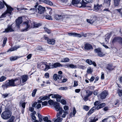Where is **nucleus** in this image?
<instances>
[{
	"instance_id": "obj_24",
	"label": "nucleus",
	"mask_w": 122,
	"mask_h": 122,
	"mask_svg": "<svg viewBox=\"0 0 122 122\" xmlns=\"http://www.w3.org/2000/svg\"><path fill=\"white\" fill-rule=\"evenodd\" d=\"M20 46H15L13 47H12L10 49H9L7 51L8 52L9 51H14L15 50H16V49L20 47Z\"/></svg>"
},
{
	"instance_id": "obj_40",
	"label": "nucleus",
	"mask_w": 122,
	"mask_h": 122,
	"mask_svg": "<svg viewBox=\"0 0 122 122\" xmlns=\"http://www.w3.org/2000/svg\"><path fill=\"white\" fill-rule=\"evenodd\" d=\"M111 0H105V2L107 6H109L110 5Z\"/></svg>"
},
{
	"instance_id": "obj_64",
	"label": "nucleus",
	"mask_w": 122,
	"mask_h": 122,
	"mask_svg": "<svg viewBox=\"0 0 122 122\" xmlns=\"http://www.w3.org/2000/svg\"><path fill=\"white\" fill-rule=\"evenodd\" d=\"M43 120L45 122H46L48 119V118L47 117H46L43 118Z\"/></svg>"
},
{
	"instance_id": "obj_58",
	"label": "nucleus",
	"mask_w": 122,
	"mask_h": 122,
	"mask_svg": "<svg viewBox=\"0 0 122 122\" xmlns=\"http://www.w3.org/2000/svg\"><path fill=\"white\" fill-rule=\"evenodd\" d=\"M47 102L46 101L42 102V105L43 106H46L47 105Z\"/></svg>"
},
{
	"instance_id": "obj_53",
	"label": "nucleus",
	"mask_w": 122,
	"mask_h": 122,
	"mask_svg": "<svg viewBox=\"0 0 122 122\" xmlns=\"http://www.w3.org/2000/svg\"><path fill=\"white\" fill-rule=\"evenodd\" d=\"M68 88L66 87H61L59 88V89L61 90H67Z\"/></svg>"
},
{
	"instance_id": "obj_33",
	"label": "nucleus",
	"mask_w": 122,
	"mask_h": 122,
	"mask_svg": "<svg viewBox=\"0 0 122 122\" xmlns=\"http://www.w3.org/2000/svg\"><path fill=\"white\" fill-rule=\"evenodd\" d=\"M105 37V41H106L107 42L109 41V39L110 37V35L109 34H107L106 35Z\"/></svg>"
},
{
	"instance_id": "obj_25",
	"label": "nucleus",
	"mask_w": 122,
	"mask_h": 122,
	"mask_svg": "<svg viewBox=\"0 0 122 122\" xmlns=\"http://www.w3.org/2000/svg\"><path fill=\"white\" fill-rule=\"evenodd\" d=\"M50 99V98L49 97H48V96H46L40 97L39 98V99L43 101L44 100H48L49 99Z\"/></svg>"
},
{
	"instance_id": "obj_18",
	"label": "nucleus",
	"mask_w": 122,
	"mask_h": 122,
	"mask_svg": "<svg viewBox=\"0 0 122 122\" xmlns=\"http://www.w3.org/2000/svg\"><path fill=\"white\" fill-rule=\"evenodd\" d=\"M115 67L112 64H108L106 67V68L109 71H112L113 70Z\"/></svg>"
},
{
	"instance_id": "obj_51",
	"label": "nucleus",
	"mask_w": 122,
	"mask_h": 122,
	"mask_svg": "<svg viewBox=\"0 0 122 122\" xmlns=\"http://www.w3.org/2000/svg\"><path fill=\"white\" fill-rule=\"evenodd\" d=\"M7 40V38L6 37H5L4 38L3 41V44L2 45V46L3 47L4 46L6 43Z\"/></svg>"
},
{
	"instance_id": "obj_28",
	"label": "nucleus",
	"mask_w": 122,
	"mask_h": 122,
	"mask_svg": "<svg viewBox=\"0 0 122 122\" xmlns=\"http://www.w3.org/2000/svg\"><path fill=\"white\" fill-rule=\"evenodd\" d=\"M89 119V122H96V121L98 120V118L95 117L94 118L92 117H90Z\"/></svg>"
},
{
	"instance_id": "obj_21",
	"label": "nucleus",
	"mask_w": 122,
	"mask_h": 122,
	"mask_svg": "<svg viewBox=\"0 0 122 122\" xmlns=\"http://www.w3.org/2000/svg\"><path fill=\"white\" fill-rule=\"evenodd\" d=\"M30 13L31 15L36 14L37 15V10L35 8H31L30 9Z\"/></svg>"
},
{
	"instance_id": "obj_60",
	"label": "nucleus",
	"mask_w": 122,
	"mask_h": 122,
	"mask_svg": "<svg viewBox=\"0 0 122 122\" xmlns=\"http://www.w3.org/2000/svg\"><path fill=\"white\" fill-rule=\"evenodd\" d=\"M45 76L46 78H48L49 77V73H45Z\"/></svg>"
},
{
	"instance_id": "obj_37",
	"label": "nucleus",
	"mask_w": 122,
	"mask_h": 122,
	"mask_svg": "<svg viewBox=\"0 0 122 122\" xmlns=\"http://www.w3.org/2000/svg\"><path fill=\"white\" fill-rule=\"evenodd\" d=\"M122 9H116L114 10V12L115 13H119V14H120L122 15V11H121Z\"/></svg>"
},
{
	"instance_id": "obj_31",
	"label": "nucleus",
	"mask_w": 122,
	"mask_h": 122,
	"mask_svg": "<svg viewBox=\"0 0 122 122\" xmlns=\"http://www.w3.org/2000/svg\"><path fill=\"white\" fill-rule=\"evenodd\" d=\"M105 105V104L104 103H102L99 105L97 107V110L103 107Z\"/></svg>"
},
{
	"instance_id": "obj_62",
	"label": "nucleus",
	"mask_w": 122,
	"mask_h": 122,
	"mask_svg": "<svg viewBox=\"0 0 122 122\" xmlns=\"http://www.w3.org/2000/svg\"><path fill=\"white\" fill-rule=\"evenodd\" d=\"M88 97L86 95V96L85 97L83 98V99L85 101H86L88 100Z\"/></svg>"
},
{
	"instance_id": "obj_29",
	"label": "nucleus",
	"mask_w": 122,
	"mask_h": 122,
	"mask_svg": "<svg viewBox=\"0 0 122 122\" xmlns=\"http://www.w3.org/2000/svg\"><path fill=\"white\" fill-rule=\"evenodd\" d=\"M56 119L54 118L53 119V120L54 121V122H61L62 120V118H60V117H58Z\"/></svg>"
},
{
	"instance_id": "obj_41",
	"label": "nucleus",
	"mask_w": 122,
	"mask_h": 122,
	"mask_svg": "<svg viewBox=\"0 0 122 122\" xmlns=\"http://www.w3.org/2000/svg\"><path fill=\"white\" fill-rule=\"evenodd\" d=\"M53 18H54L56 20H59L61 19V16H53Z\"/></svg>"
},
{
	"instance_id": "obj_15",
	"label": "nucleus",
	"mask_w": 122,
	"mask_h": 122,
	"mask_svg": "<svg viewBox=\"0 0 122 122\" xmlns=\"http://www.w3.org/2000/svg\"><path fill=\"white\" fill-rule=\"evenodd\" d=\"M81 5L84 7H86L89 10H91L92 9L91 6H88L87 5V3L85 2L82 0V2L80 3Z\"/></svg>"
},
{
	"instance_id": "obj_13",
	"label": "nucleus",
	"mask_w": 122,
	"mask_h": 122,
	"mask_svg": "<svg viewBox=\"0 0 122 122\" xmlns=\"http://www.w3.org/2000/svg\"><path fill=\"white\" fill-rule=\"evenodd\" d=\"M14 81L15 86L20 85L21 82V79L20 78L15 79H14Z\"/></svg>"
},
{
	"instance_id": "obj_12",
	"label": "nucleus",
	"mask_w": 122,
	"mask_h": 122,
	"mask_svg": "<svg viewBox=\"0 0 122 122\" xmlns=\"http://www.w3.org/2000/svg\"><path fill=\"white\" fill-rule=\"evenodd\" d=\"M108 94L107 92V91H104L101 93L100 96L101 99H103L106 97Z\"/></svg>"
},
{
	"instance_id": "obj_32",
	"label": "nucleus",
	"mask_w": 122,
	"mask_h": 122,
	"mask_svg": "<svg viewBox=\"0 0 122 122\" xmlns=\"http://www.w3.org/2000/svg\"><path fill=\"white\" fill-rule=\"evenodd\" d=\"M80 0H72V5H75L79 3Z\"/></svg>"
},
{
	"instance_id": "obj_52",
	"label": "nucleus",
	"mask_w": 122,
	"mask_h": 122,
	"mask_svg": "<svg viewBox=\"0 0 122 122\" xmlns=\"http://www.w3.org/2000/svg\"><path fill=\"white\" fill-rule=\"evenodd\" d=\"M30 117H31L32 120L34 121L36 120V117L35 115H30Z\"/></svg>"
},
{
	"instance_id": "obj_4",
	"label": "nucleus",
	"mask_w": 122,
	"mask_h": 122,
	"mask_svg": "<svg viewBox=\"0 0 122 122\" xmlns=\"http://www.w3.org/2000/svg\"><path fill=\"white\" fill-rule=\"evenodd\" d=\"M11 114V112L8 110L3 112L1 114V117L3 119L7 120L10 117Z\"/></svg>"
},
{
	"instance_id": "obj_45",
	"label": "nucleus",
	"mask_w": 122,
	"mask_h": 122,
	"mask_svg": "<svg viewBox=\"0 0 122 122\" xmlns=\"http://www.w3.org/2000/svg\"><path fill=\"white\" fill-rule=\"evenodd\" d=\"M117 92L119 96L120 97L122 95V90L120 89H118Z\"/></svg>"
},
{
	"instance_id": "obj_9",
	"label": "nucleus",
	"mask_w": 122,
	"mask_h": 122,
	"mask_svg": "<svg viewBox=\"0 0 122 122\" xmlns=\"http://www.w3.org/2000/svg\"><path fill=\"white\" fill-rule=\"evenodd\" d=\"M45 8L40 5H39L37 8V15L43 14L45 11Z\"/></svg>"
},
{
	"instance_id": "obj_43",
	"label": "nucleus",
	"mask_w": 122,
	"mask_h": 122,
	"mask_svg": "<svg viewBox=\"0 0 122 122\" xmlns=\"http://www.w3.org/2000/svg\"><path fill=\"white\" fill-rule=\"evenodd\" d=\"M18 58L17 56H12L10 57V60L11 61H13L16 60Z\"/></svg>"
},
{
	"instance_id": "obj_56",
	"label": "nucleus",
	"mask_w": 122,
	"mask_h": 122,
	"mask_svg": "<svg viewBox=\"0 0 122 122\" xmlns=\"http://www.w3.org/2000/svg\"><path fill=\"white\" fill-rule=\"evenodd\" d=\"M45 31L47 32L48 33H50V30L48 29L47 28L45 27L44 28Z\"/></svg>"
},
{
	"instance_id": "obj_2",
	"label": "nucleus",
	"mask_w": 122,
	"mask_h": 122,
	"mask_svg": "<svg viewBox=\"0 0 122 122\" xmlns=\"http://www.w3.org/2000/svg\"><path fill=\"white\" fill-rule=\"evenodd\" d=\"M22 17H18V19L16 20V25L15 24L13 23L11 25L8 26L7 28L5 29V30L3 31V32L8 33L14 31L16 26H17L18 28H19L20 24L22 22Z\"/></svg>"
},
{
	"instance_id": "obj_16",
	"label": "nucleus",
	"mask_w": 122,
	"mask_h": 122,
	"mask_svg": "<svg viewBox=\"0 0 122 122\" xmlns=\"http://www.w3.org/2000/svg\"><path fill=\"white\" fill-rule=\"evenodd\" d=\"M50 66L51 68H53L62 66V65L59 63L56 62L55 63L53 64H51V65H50Z\"/></svg>"
},
{
	"instance_id": "obj_57",
	"label": "nucleus",
	"mask_w": 122,
	"mask_h": 122,
	"mask_svg": "<svg viewBox=\"0 0 122 122\" xmlns=\"http://www.w3.org/2000/svg\"><path fill=\"white\" fill-rule=\"evenodd\" d=\"M61 102L63 104L65 105L66 104V101L64 99H62L61 100Z\"/></svg>"
},
{
	"instance_id": "obj_8",
	"label": "nucleus",
	"mask_w": 122,
	"mask_h": 122,
	"mask_svg": "<svg viewBox=\"0 0 122 122\" xmlns=\"http://www.w3.org/2000/svg\"><path fill=\"white\" fill-rule=\"evenodd\" d=\"M118 42L122 45V38L121 37H116L112 39L111 42L113 44Z\"/></svg>"
},
{
	"instance_id": "obj_55",
	"label": "nucleus",
	"mask_w": 122,
	"mask_h": 122,
	"mask_svg": "<svg viewBox=\"0 0 122 122\" xmlns=\"http://www.w3.org/2000/svg\"><path fill=\"white\" fill-rule=\"evenodd\" d=\"M57 75L56 74H55L53 76V78L55 81H56L57 79Z\"/></svg>"
},
{
	"instance_id": "obj_35",
	"label": "nucleus",
	"mask_w": 122,
	"mask_h": 122,
	"mask_svg": "<svg viewBox=\"0 0 122 122\" xmlns=\"http://www.w3.org/2000/svg\"><path fill=\"white\" fill-rule=\"evenodd\" d=\"M45 19H46L49 20H52L53 17L51 16H44Z\"/></svg>"
},
{
	"instance_id": "obj_48",
	"label": "nucleus",
	"mask_w": 122,
	"mask_h": 122,
	"mask_svg": "<svg viewBox=\"0 0 122 122\" xmlns=\"http://www.w3.org/2000/svg\"><path fill=\"white\" fill-rule=\"evenodd\" d=\"M37 90L36 89H35L33 91L32 94V95L33 97H34L35 96V95L36 93Z\"/></svg>"
},
{
	"instance_id": "obj_19",
	"label": "nucleus",
	"mask_w": 122,
	"mask_h": 122,
	"mask_svg": "<svg viewBox=\"0 0 122 122\" xmlns=\"http://www.w3.org/2000/svg\"><path fill=\"white\" fill-rule=\"evenodd\" d=\"M68 34L70 36H73L74 37H81V35L80 34L74 32L69 33Z\"/></svg>"
},
{
	"instance_id": "obj_38",
	"label": "nucleus",
	"mask_w": 122,
	"mask_h": 122,
	"mask_svg": "<svg viewBox=\"0 0 122 122\" xmlns=\"http://www.w3.org/2000/svg\"><path fill=\"white\" fill-rule=\"evenodd\" d=\"M15 119V117L13 116H12L8 120L7 122H14Z\"/></svg>"
},
{
	"instance_id": "obj_14",
	"label": "nucleus",
	"mask_w": 122,
	"mask_h": 122,
	"mask_svg": "<svg viewBox=\"0 0 122 122\" xmlns=\"http://www.w3.org/2000/svg\"><path fill=\"white\" fill-rule=\"evenodd\" d=\"M96 19V18L95 17L93 16L91 17V18L90 19H87V21L91 24H92Z\"/></svg>"
},
{
	"instance_id": "obj_63",
	"label": "nucleus",
	"mask_w": 122,
	"mask_h": 122,
	"mask_svg": "<svg viewBox=\"0 0 122 122\" xmlns=\"http://www.w3.org/2000/svg\"><path fill=\"white\" fill-rule=\"evenodd\" d=\"M2 95L4 96V97L5 98L7 97L8 95V94L7 93L3 94H2Z\"/></svg>"
},
{
	"instance_id": "obj_42",
	"label": "nucleus",
	"mask_w": 122,
	"mask_h": 122,
	"mask_svg": "<svg viewBox=\"0 0 122 122\" xmlns=\"http://www.w3.org/2000/svg\"><path fill=\"white\" fill-rule=\"evenodd\" d=\"M45 68L44 69V70L45 71H47L48 69L50 68H51V66L49 65H48L46 64H45Z\"/></svg>"
},
{
	"instance_id": "obj_10",
	"label": "nucleus",
	"mask_w": 122,
	"mask_h": 122,
	"mask_svg": "<svg viewBox=\"0 0 122 122\" xmlns=\"http://www.w3.org/2000/svg\"><path fill=\"white\" fill-rule=\"evenodd\" d=\"M94 7L95 10L100 12L102 10L103 7L101 4L99 5L98 4H94Z\"/></svg>"
},
{
	"instance_id": "obj_61",
	"label": "nucleus",
	"mask_w": 122,
	"mask_h": 122,
	"mask_svg": "<svg viewBox=\"0 0 122 122\" xmlns=\"http://www.w3.org/2000/svg\"><path fill=\"white\" fill-rule=\"evenodd\" d=\"M92 72V69H88L87 70V72L88 73H91Z\"/></svg>"
},
{
	"instance_id": "obj_44",
	"label": "nucleus",
	"mask_w": 122,
	"mask_h": 122,
	"mask_svg": "<svg viewBox=\"0 0 122 122\" xmlns=\"http://www.w3.org/2000/svg\"><path fill=\"white\" fill-rule=\"evenodd\" d=\"M57 96V97H56V101L58 102H60L62 97L58 94V96Z\"/></svg>"
},
{
	"instance_id": "obj_50",
	"label": "nucleus",
	"mask_w": 122,
	"mask_h": 122,
	"mask_svg": "<svg viewBox=\"0 0 122 122\" xmlns=\"http://www.w3.org/2000/svg\"><path fill=\"white\" fill-rule=\"evenodd\" d=\"M48 102L49 104L50 105H54V102L51 99L48 101Z\"/></svg>"
},
{
	"instance_id": "obj_30",
	"label": "nucleus",
	"mask_w": 122,
	"mask_h": 122,
	"mask_svg": "<svg viewBox=\"0 0 122 122\" xmlns=\"http://www.w3.org/2000/svg\"><path fill=\"white\" fill-rule=\"evenodd\" d=\"M114 5L115 6H117L119 4L120 0H113Z\"/></svg>"
},
{
	"instance_id": "obj_49",
	"label": "nucleus",
	"mask_w": 122,
	"mask_h": 122,
	"mask_svg": "<svg viewBox=\"0 0 122 122\" xmlns=\"http://www.w3.org/2000/svg\"><path fill=\"white\" fill-rule=\"evenodd\" d=\"M64 109L65 110L64 112H66V111L67 112V113H66V114H68V112L67 111L69 109L68 107L66 106H65L64 107Z\"/></svg>"
},
{
	"instance_id": "obj_23",
	"label": "nucleus",
	"mask_w": 122,
	"mask_h": 122,
	"mask_svg": "<svg viewBox=\"0 0 122 122\" xmlns=\"http://www.w3.org/2000/svg\"><path fill=\"white\" fill-rule=\"evenodd\" d=\"M84 48L85 50H90L92 48V47L90 44L86 43L85 45Z\"/></svg>"
},
{
	"instance_id": "obj_22",
	"label": "nucleus",
	"mask_w": 122,
	"mask_h": 122,
	"mask_svg": "<svg viewBox=\"0 0 122 122\" xmlns=\"http://www.w3.org/2000/svg\"><path fill=\"white\" fill-rule=\"evenodd\" d=\"M96 107L94 106L92 107L89 111L87 113V115L88 116H89L92 114L94 112V111L96 109Z\"/></svg>"
},
{
	"instance_id": "obj_17",
	"label": "nucleus",
	"mask_w": 122,
	"mask_h": 122,
	"mask_svg": "<svg viewBox=\"0 0 122 122\" xmlns=\"http://www.w3.org/2000/svg\"><path fill=\"white\" fill-rule=\"evenodd\" d=\"M40 2H44L50 5H53V3L49 0H39Z\"/></svg>"
},
{
	"instance_id": "obj_47",
	"label": "nucleus",
	"mask_w": 122,
	"mask_h": 122,
	"mask_svg": "<svg viewBox=\"0 0 122 122\" xmlns=\"http://www.w3.org/2000/svg\"><path fill=\"white\" fill-rule=\"evenodd\" d=\"M86 62L89 64L91 65L92 64V61L91 60L88 59L86 60Z\"/></svg>"
},
{
	"instance_id": "obj_26",
	"label": "nucleus",
	"mask_w": 122,
	"mask_h": 122,
	"mask_svg": "<svg viewBox=\"0 0 122 122\" xmlns=\"http://www.w3.org/2000/svg\"><path fill=\"white\" fill-rule=\"evenodd\" d=\"M22 82L23 83L26 81L28 79V76L27 75H23L22 77Z\"/></svg>"
},
{
	"instance_id": "obj_36",
	"label": "nucleus",
	"mask_w": 122,
	"mask_h": 122,
	"mask_svg": "<svg viewBox=\"0 0 122 122\" xmlns=\"http://www.w3.org/2000/svg\"><path fill=\"white\" fill-rule=\"evenodd\" d=\"M69 59L68 58H66L63 59H61V62H67L69 61Z\"/></svg>"
},
{
	"instance_id": "obj_46",
	"label": "nucleus",
	"mask_w": 122,
	"mask_h": 122,
	"mask_svg": "<svg viewBox=\"0 0 122 122\" xmlns=\"http://www.w3.org/2000/svg\"><path fill=\"white\" fill-rule=\"evenodd\" d=\"M83 108L86 111H87L89 109V107L85 105L83 106Z\"/></svg>"
},
{
	"instance_id": "obj_11",
	"label": "nucleus",
	"mask_w": 122,
	"mask_h": 122,
	"mask_svg": "<svg viewBox=\"0 0 122 122\" xmlns=\"http://www.w3.org/2000/svg\"><path fill=\"white\" fill-rule=\"evenodd\" d=\"M94 51L97 53L98 56L100 57H102L105 55V54L102 52L101 49L99 48L95 49Z\"/></svg>"
},
{
	"instance_id": "obj_54",
	"label": "nucleus",
	"mask_w": 122,
	"mask_h": 122,
	"mask_svg": "<svg viewBox=\"0 0 122 122\" xmlns=\"http://www.w3.org/2000/svg\"><path fill=\"white\" fill-rule=\"evenodd\" d=\"M6 79V77L5 76H2L0 79V81H2L5 80Z\"/></svg>"
},
{
	"instance_id": "obj_27",
	"label": "nucleus",
	"mask_w": 122,
	"mask_h": 122,
	"mask_svg": "<svg viewBox=\"0 0 122 122\" xmlns=\"http://www.w3.org/2000/svg\"><path fill=\"white\" fill-rule=\"evenodd\" d=\"M47 42L49 44L53 45L55 44V40L53 39H49V40H48Z\"/></svg>"
},
{
	"instance_id": "obj_34",
	"label": "nucleus",
	"mask_w": 122,
	"mask_h": 122,
	"mask_svg": "<svg viewBox=\"0 0 122 122\" xmlns=\"http://www.w3.org/2000/svg\"><path fill=\"white\" fill-rule=\"evenodd\" d=\"M3 2L0 1V9L3 8L4 6V5L6 4V3L3 0Z\"/></svg>"
},
{
	"instance_id": "obj_6",
	"label": "nucleus",
	"mask_w": 122,
	"mask_h": 122,
	"mask_svg": "<svg viewBox=\"0 0 122 122\" xmlns=\"http://www.w3.org/2000/svg\"><path fill=\"white\" fill-rule=\"evenodd\" d=\"M5 5L7 7L6 10L1 15H12V11L13 10V9L10 6L5 4Z\"/></svg>"
},
{
	"instance_id": "obj_1",
	"label": "nucleus",
	"mask_w": 122,
	"mask_h": 122,
	"mask_svg": "<svg viewBox=\"0 0 122 122\" xmlns=\"http://www.w3.org/2000/svg\"><path fill=\"white\" fill-rule=\"evenodd\" d=\"M23 25L26 27L21 30L22 32L27 31L31 28H37L41 25L40 23H36L30 20H27L23 22Z\"/></svg>"
},
{
	"instance_id": "obj_39",
	"label": "nucleus",
	"mask_w": 122,
	"mask_h": 122,
	"mask_svg": "<svg viewBox=\"0 0 122 122\" xmlns=\"http://www.w3.org/2000/svg\"><path fill=\"white\" fill-rule=\"evenodd\" d=\"M86 92L87 93V96L88 97L92 95L93 93V92L90 91L89 90H87Z\"/></svg>"
},
{
	"instance_id": "obj_7",
	"label": "nucleus",
	"mask_w": 122,
	"mask_h": 122,
	"mask_svg": "<svg viewBox=\"0 0 122 122\" xmlns=\"http://www.w3.org/2000/svg\"><path fill=\"white\" fill-rule=\"evenodd\" d=\"M41 104H37V102H35L32 104V107H29V110L31 112H33L34 109V107L36 108L37 109H38L41 107Z\"/></svg>"
},
{
	"instance_id": "obj_20",
	"label": "nucleus",
	"mask_w": 122,
	"mask_h": 122,
	"mask_svg": "<svg viewBox=\"0 0 122 122\" xmlns=\"http://www.w3.org/2000/svg\"><path fill=\"white\" fill-rule=\"evenodd\" d=\"M65 66L68 68H77L76 65L72 64H68L66 65Z\"/></svg>"
},
{
	"instance_id": "obj_3",
	"label": "nucleus",
	"mask_w": 122,
	"mask_h": 122,
	"mask_svg": "<svg viewBox=\"0 0 122 122\" xmlns=\"http://www.w3.org/2000/svg\"><path fill=\"white\" fill-rule=\"evenodd\" d=\"M54 106L56 110L57 111H59V112L57 113L56 115L57 117H60L61 115L63 112L65 113H67V112L66 111L64 112V111L63 110L61 107L60 106L59 103L56 102H55L54 104Z\"/></svg>"
},
{
	"instance_id": "obj_5",
	"label": "nucleus",
	"mask_w": 122,
	"mask_h": 122,
	"mask_svg": "<svg viewBox=\"0 0 122 122\" xmlns=\"http://www.w3.org/2000/svg\"><path fill=\"white\" fill-rule=\"evenodd\" d=\"M14 79L9 80L5 82V84L3 85L2 87L4 88H7L10 86H15L14 82Z\"/></svg>"
},
{
	"instance_id": "obj_59",
	"label": "nucleus",
	"mask_w": 122,
	"mask_h": 122,
	"mask_svg": "<svg viewBox=\"0 0 122 122\" xmlns=\"http://www.w3.org/2000/svg\"><path fill=\"white\" fill-rule=\"evenodd\" d=\"M76 113V109L75 108H74L72 112V115L73 116H74Z\"/></svg>"
}]
</instances>
